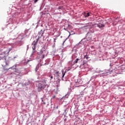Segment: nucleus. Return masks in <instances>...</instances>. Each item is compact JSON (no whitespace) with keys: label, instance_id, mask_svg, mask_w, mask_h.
<instances>
[{"label":"nucleus","instance_id":"obj_11","mask_svg":"<svg viewBox=\"0 0 125 125\" xmlns=\"http://www.w3.org/2000/svg\"><path fill=\"white\" fill-rule=\"evenodd\" d=\"M63 8V7L62 6H59L58 8V9L59 10H60V9H62Z\"/></svg>","mask_w":125,"mask_h":125},{"label":"nucleus","instance_id":"obj_5","mask_svg":"<svg viewBox=\"0 0 125 125\" xmlns=\"http://www.w3.org/2000/svg\"><path fill=\"white\" fill-rule=\"evenodd\" d=\"M79 60H81V61H83V59H79L77 58L75 60V61H74V63L76 64L77 63H78V62H79Z\"/></svg>","mask_w":125,"mask_h":125},{"label":"nucleus","instance_id":"obj_9","mask_svg":"<svg viewBox=\"0 0 125 125\" xmlns=\"http://www.w3.org/2000/svg\"><path fill=\"white\" fill-rule=\"evenodd\" d=\"M59 71L56 72V75H57V77H59Z\"/></svg>","mask_w":125,"mask_h":125},{"label":"nucleus","instance_id":"obj_2","mask_svg":"<svg viewBox=\"0 0 125 125\" xmlns=\"http://www.w3.org/2000/svg\"><path fill=\"white\" fill-rule=\"evenodd\" d=\"M46 87V82H42L39 83L38 84V90L39 91H42V89H44Z\"/></svg>","mask_w":125,"mask_h":125},{"label":"nucleus","instance_id":"obj_14","mask_svg":"<svg viewBox=\"0 0 125 125\" xmlns=\"http://www.w3.org/2000/svg\"><path fill=\"white\" fill-rule=\"evenodd\" d=\"M70 36H71V33L69 32V35L68 36L67 39H68L69 38H70Z\"/></svg>","mask_w":125,"mask_h":125},{"label":"nucleus","instance_id":"obj_4","mask_svg":"<svg viewBox=\"0 0 125 125\" xmlns=\"http://www.w3.org/2000/svg\"><path fill=\"white\" fill-rule=\"evenodd\" d=\"M39 41V38L37 39L36 42L34 44V47H32L33 50H35L36 49V46L37 45V43H38V41Z\"/></svg>","mask_w":125,"mask_h":125},{"label":"nucleus","instance_id":"obj_8","mask_svg":"<svg viewBox=\"0 0 125 125\" xmlns=\"http://www.w3.org/2000/svg\"><path fill=\"white\" fill-rule=\"evenodd\" d=\"M39 35H43V31L42 32V30H41V31L39 33Z\"/></svg>","mask_w":125,"mask_h":125},{"label":"nucleus","instance_id":"obj_7","mask_svg":"<svg viewBox=\"0 0 125 125\" xmlns=\"http://www.w3.org/2000/svg\"><path fill=\"white\" fill-rule=\"evenodd\" d=\"M84 16L85 17H89V16H90V13H87V14H85Z\"/></svg>","mask_w":125,"mask_h":125},{"label":"nucleus","instance_id":"obj_13","mask_svg":"<svg viewBox=\"0 0 125 125\" xmlns=\"http://www.w3.org/2000/svg\"><path fill=\"white\" fill-rule=\"evenodd\" d=\"M52 79H53V76H51L50 77V80H52Z\"/></svg>","mask_w":125,"mask_h":125},{"label":"nucleus","instance_id":"obj_3","mask_svg":"<svg viewBox=\"0 0 125 125\" xmlns=\"http://www.w3.org/2000/svg\"><path fill=\"white\" fill-rule=\"evenodd\" d=\"M96 25L97 26H96V27H98V28H99L101 30H103V29H104V27H105L104 24L99 23Z\"/></svg>","mask_w":125,"mask_h":125},{"label":"nucleus","instance_id":"obj_1","mask_svg":"<svg viewBox=\"0 0 125 125\" xmlns=\"http://www.w3.org/2000/svg\"><path fill=\"white\" fill-rule=\"evenodd\" d=\"M9 52H10V50L9 49L7 48L5 51H4L2 53L0 54V60L1 61V65L2 67H6V66H8V64L12 60L11 57L6 58V56H8V54H9Z\"/></svg>","mask_w":125,"mask_h":125},{"label":"nucleus","instance_id":"obj_22","mask_svg":"<svg viewBox=\"0 0 125 125\" xmlns=\"http://www.w3.org/2000/svg\"><path fill=\"white\" fill-rule=\"evenodd\" d=\"M42 101L43 102V100H42Z\"/></svg>","mask_w":125,"mask_h":125},{"label":"nucleus","instance_id":"obj_6","mask_svg":"<svg viewBox=\"0 0 125 125\" xmlns=\"http://www.w3.org/2000/svg\"><path fill=\"white\" fill-rule=\"evenodd\" d=\"M84 59H86V60H88L89 59V57L88 55H86L84 56Z\"/></svg>","mask_w":125,"mask_h":125},{"label":"nucleus","instance_id":"obj_10","mask_svg":"<svg viewBox=\"0 0 125 125\" xmlns=\"http://www.w3.org/2000/svg\"><path fill=\"white\" fill-rule=\"evenodd\" d=\"M65 74H66V71H65L64 73H63V71H62V78H64V76H65Z\"/></svg>","mask_w":125,"mask_h":125},{"label":"nucleus","instance_id":"obj_16","mask_svg":"<svg viewBox=\"0 0 125 125\" xmlns=\"http://www.w3.org/2000/svg\"><path fill=\"white\" fill-rule=\"evenodd\" d=\"M37 1H38V0H35L34 1L35 3H36V2H37Z\"/></svg>","mask_w":125,"mask_h":125},{"label":"nucleus","instance_id":"obj_23","mask_svg":"<svg viewBox=\"0 0 125 125\" xmlns=\"http://www.w3.org/2000/svg\"><path fill=\"white\" fill-rule=\"evenodd\" d=\"M14 58H16V57H14Z\"/></svg>","mask_w":125,"mask_h":125},{"label":"nucleus","instance_id":"obj_20","mask_svg":"<svg viewBox=\"0 0 125 125\" xmlns=\"http://www.w3.org/2000/svg\"><path fill=\"white\" fill-rule=\"evenodd\" d=\"M62 81H64V80H63V78H62Z\"/></svg>","mask_w":125,"mask_h":125},{"label":"nucleus","instance_id":"obj_21","mask_svg":"<svg viewBox=\"0 0 125 125\" xmlns=\"http://www.w3.org/2000/svg\"><path fill=\"white\" fill-rule=\"evenodd\" d=\"M44 103V104H46V103Z\"/></svg>","mask_w":125,"mask_h":125},{"label":"nucleus","instance_id":"obj_15","mask_svg":"<svg viewBox=\"0 0 125 125\" xmlns=\"http://www.w3.org/2000/svg\"><path fill=\"white\" fill-rule=\"evenodd\" d=\"M29 62H30V60L27 61V64H28L29 63Z\"/></svg>","mask_w":125,"mask_h":125},{"label":"nucleus","instance_id":"obj_18","mask_svg":"<svg viewBox=\"0 0 125 125\" xmlns=\"http://www.w3.org/2000/svg\"><path fill=\"white\" fill-rule=\"evenodd\" d=\"M13 67H14V66H13V67H11V69H12V68H13Z\"/></svg>","mask_w":125,"mask_h":125},{"label":"nucleus","instance_id":"obj_17","mask_svg":"<svg viewBox=\"0 0 125 125\" xmlns=\"http://www.w3.org/2000/svg\"><path fill=\"white\" fill-rule=\"evenodd\" d=\"M55 40H56V39H54V42H56V41H55Z\"/></svg>","mask_w":125,"mask_h":125},{"label":"nucleus","instance_id":"obj_19","mask_svg":"<svg viewBox=\"0 0 125 125\" xmlns=\"http://www.w3.org/2000/svg\"><path fill=\"white\" fill-rule=\"evenodd\" d=\"M50 76H51V75H49V77H50Z\"/></svg>","mask_w":125,"mask_h":125},{"label":"nucleus","instance_id":"obj_12","mask_svg":"<svg viewBox=\"0 0 125 125\" xmlns=\"http://www.w3.org/2000/svg\"><path fill=\"white\" fill-rule=\"evenodd\" d=\"M45 56L44 55H42V56L41 57L42 58V59H43V58H44V57Z\"/></svg>","mask_w":125,"mask_h":125}]
</instances>
